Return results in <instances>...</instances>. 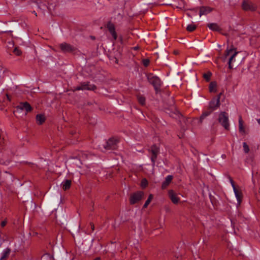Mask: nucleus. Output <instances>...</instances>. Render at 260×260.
Masks as SVG:
<instances>
[{
    "mask_svg": "<svg viewBox=\"0 0 260 260\" xmlns=\"http://www.w3.org/2000/svg\"><path fill=\"white\" fill-rule=\"evenodd\" d=\"M239 52L236 51V48H234L233 45L231 46V48H228L226 49L224 52V57L223 61H225V58L230 56L229 58L228 64L229 68L232 69L233 68L234 64L238 65L241 61V58L239 56Z\"/></svg>",
    "mask_w": 260,
    "mask_h": 260,
    "instance_id": "1",
    "label": "nucleus"
},
{
    "mask_svg": "<svg viewBox=\"0 0 260 260\" xmlns=\"http://www.w3.org/2000/svg\"><path fill=\"white\" fill-rule=\"evenodd\" d=\"M170 100L169 105L164 107L165 111L171 117H174V116H178L180 114L175 105V102L172 98Z\"/></svg>",
    "mask_w": 260,
    "mask_h": 260,
    "instance_id": "2",
    "label": "nucleus"
},
{
    "mask_svg": "<svg viewBox=\"0 0 260 260\" xmlns=\"http://www.w3.org/2000/svg\"><path fill=\"white\" fill-rule=\"evenodd\" d=\"M147 79L149 82L153 85L156 92L160 89L161 82L160 79L153 74L150 73L147 75Z\"/></svg>",
    "mask_w": 260,
    "mask_h": 260,
    "instance_id": "3",
    "label": "nucleus"
},
{
    "mask_svg": "<svg viewBox=\"0 0 260 260\" xmlns=\"http://www.w3.org/2000/svg\"><path fill=\"white\" fill-rule=\"evenodd\" d=\"M218 121L226 130L230 129V123L228 114L225 112H221L218 116Z\"/></svg>",
    "mask_w": 260,
    "mask_h": 260,
    "instance_id": "4",
    "label": "nucleus"
},
{
    "mask_svg": "<svg viewBox=\"0 0 260 260\" xmlns=\"http://www.w3.org/2000/svg\"><path fill=\"white\" fill-rule=\"evenodd\" d=\"M119 143V140L115 138H111L107 141L103 147L106 150H115L117 148V144Z\"/></svg>",
    "mask_w": 260,
    "mask_h": 260,
    "instance_id": "5",
    "label": "nucleus"
},
{
    "mask_svg": "<svg viewBox=\"0 0 260 260\" xmlns=\"http://www.w3.org/2000/svg\"><path fill=\"white\" fill-rule=\"evenodd\" d=\"M144 196V192L142 191H138L131 194L129 197V204L134 205L140 201Z\"/></svg>",
    "mask_w": 260,
    "mask_h": 260,
    "instance_id": "6",
    "label": "nucleus"
},
{
    "mask_svg": "<svg viewBox=\"0 0 260 260\" xmlns=\"http://www.w3.org/2000/svg\"><path fill=\"white\" fill-rule=\"evenodd\" d=\"M148 151L151 153L150 158L152 162V165L154 166L155 164L157 156L159 153V148L156 144H153L151 146Z\"/></svg>",
    "mask_w": 260,
    "mask_h": 260,
    "instance_id": "7",
    "label": "nucleus"
},
{
    "mask_svg": "<svg viewBox=\"0 0 260 260\" xmlns=\"http://www.w3.org/2000/svg\"><path fill=\"white\" fill-rule=\"evenodd\" d=\"M241 7L245 11L254 12L257 9V6L255 4L247 0L243 1Z\"/></svg>",
    "mask_w": 260,
    "mask_h": 260,
    "instance_id": "8",
    "label": "nucleus"
},
{
    "mask_svg": "<svg viewBox=\"0 0 260 260\" xmlns=\"http://www.w3.org/2000/svg\"><path fill=\"white\" fill-rule=\"evenodd\" d=\"M96 89V86L94 84H90L89 82L81 83L80 85L76 87V90H87L94 91Z\"/></svg>",
    "mask_w": 260,
    "mask_h": 260,
    "instance_id": "9",
    "label": "nucleus"
},
{
    "mask_svg": "<svg viewBox=\"0 0 260 260\" xmlns=\"http://www.w3.org/2000/svg\"><path fill=\"white\" fill-rule=\"evenodd\" d=\"M220 105V103L219 101L218 98H213L212 100L209 102L208 108L212 110V111L216 110Z\"/></svg>",
    "mask_w": 260,
    "mask_h": 260,
    "instance_id": "10",
    "label": "nucleus"
},
{
    "mask_svg": "<svg viewBox=\"0 0 260 260\" xmlns=\"http://www.w3.org/2000/svg\"><path fill=\"white\" fill-rule=\"evenodd\" d=\"M16 108L22 110H25L26 112H30L32 110L30 105L27 102L20 103L17 106Z\"/></svg>",
    "mask_w": 260,
    "mask_h": 260,
    "instance_id": "11",
    "label": "nucleus"
},
{
    "mask_svg": "<svg viewBox=\"0 0 260 260\" xmlns=\"http://www.w3.org/2000/svg\"><path fill=\"white\" fill-rule=\"evenodd\" d=\"M180 122L181 123V128L184 131L189 127V125L192 122V120L190 118L182 117Z\"/></svg>",
    "mask_w": 260,
    "mask_h": 260,
    "instance_id": "12",
    "label": "nucleus"
},
{
    "mask_svg": "<svg viewBox=\"0 0 260 260\" xmlns=\"http://www.w3.org/2000/svg\"><path fill=\"white\" fill-rule=\"evenodd\" d=\"M59 47L61 51L64 52H72L75 50L73 46L66 43L60 44Z\"/></svg>",
    "mask_w": 260,
    "mask_h": 260,
    "instance_id": "13",
    "label": "nucleus"
},
{
    "mask_svg": "<svg viewBox=\"0 0 260 260\" xmlns=\"http://www.w3.org/2000/svg\"><path fill=\"white\" fill-rule=\"evenodd\" d=\"M107 27L113 37V40H116L117 38V33L115 31V28L114 25L111 22H109L107 24Z\"/></svg>",
    "mask_w": 260,
    "mask_h": 260,
    "instance_id": "14",
    "label": "nucleus"
},
{
    "mask_svg": "<svg viewBox=\"0 0 260 260\" xmlns=\"http://www.w3.org/2000/svg\"><path fill=\"white\" fill-rule=\"evenodd\" d=\"M169 196L171 201L175 204L178 203L180 199L173 190L169 191Z\"/></svg>",
    "mask_w": 260,
    "mask_h": 260,
    "instance_id": "15",
    "label": "nucleus"
},
{
    "mask_svg": "<svg viewBox=\"0 0 260 260\" xmlns=\"http://www.w3.org/2000/svg\"><path fill=\"white\" fill-rule=\"evenodd\" d=\"M212 11V9L210 7L207 6H202L200 8L199 15L200 16H202V15H206Z\"/></svg>",
    "mask_w": 260,
    "mask_h": 260,
    "instance_id": "16",
    "label": "nucleus"
},
{
    "mask_svg": "<svg viewBox=\"0 0 260 260\" xmlns=\"http://www.w3.org/2000/svg\"><path fill=\"white\" fill-rule=\"evenodd\" d=\"M207 26L212 31L219 32L222 30L220 27L216 23H208Z\"/></svg>",
    "mask_w": 260,
    "mask_h": 260,
    "instance_id": "17",
    "label": "nucleus"
},
{
    "mask_svg": "<svg viewBox=\"0 0 260 260\" xmlns=\"http://www.w3.org/2000/svg\"><path fill=\"white\" fill-rule=\"evenodd\" d=\"M173 179L172 175H168L165 179V180L162 182L161 185V188L162 189H165L171 183Z\"/></svg>",
    "mask_w": 260,
    "mask_h": 260,
    "instance_id": "18",
    "label": "nucleus"
},
{
    "mask_svg": "<svg viewBox=\"0 0 260 260\" xmlns=\"http://www.w3.org/2000/svg\"><path fill=\"white\" fill-rule=\"evenodd\" d=\"M213 112V111H212V110H211L209 108H208L207 110L203 111L201 116H200V122L202 123L203 120L208 116L210 115Z\"/></svg>",
    "mask_w": 260,
    "mask_h": 260,
    "instance_id": "19",
    "label": "nucleus"
},
{
    "mask_svg": "<svg viewBox=\"0 0 260 260\" xmlns=\"http://www.w3.org/2000/svg\"><path fill=\"white\" fill-rule=\"evenodd\" d=\"M10 252L11 249L9 248H6L2 252L0 260H6L9 256Z\"/></svg>",
    "mask_w": 260,
    "mask_h": 260,
    "instance_id": "20",
    "label": "nucleus"
},
{
    "mask_svg": "<svg viewBox=\"0 0 260 260\" xmlns=\"http://www.w3.org/2000/svg\"><path fill=\"white\" fill-rule=\"evenodd\" d=\"M239 131L240 133L243 134H245V130L243 125V121L241 116H239Z\"/></svg>",
    "mask_w": 260,
    "mask_h": 260,
    "instance_id": "21",
    "label": "nucleus"
},
{
    "mask_svg": "<svg viewBox=\"0 0 260 260\" xmlns=\"http://www.w3.org/2000/svg\"><path fill=\"white\" fill-rule=\"evenodd\" d=\"M235 196L237 198L238 203L240 204L242 202V194L240 191H239L236 187L233 188Z\"/></svg>",
    "mask_w": 260,
    "mask_h": 260,
    "instance_id": "22",
    "label": "nucleus"
},
{
    "mask_svg": "<svg viewBox=\"0 0 260 260\" xmlns=\"http://www.w3.org/2000/svg\"><path fill=\"white\" fill-rule=\"evenodd\" d=\"M36 120L39 125L42 124L45 121V117L44 115L39 114L36 115Z\"/></svg>",
    "mask_w": 260,
    "mask_h": 260,
    "instance_id": "23",
    "label": "nucleus"
},
{
    "mask_svg": "<svg viewBox=\"0 0 260 260\" xmlns=\"http://www.w3.org/2000/svg\"><path fill=\"white\" fill-rule=\"evenodd\" d=\"M71 180H66L62 182L61 185L62 188L64 190H67L70 189L71 185Z\"/></svg>",
    "mask_w": 260,
    "mask_h": 260,
    "instance_id": "24",
    "label": "nucleus"
},
{
    "mask_svg": "<svg viewBox=\"0 0 260 260\" xmlns=\"http://www.w3.org/2000/svg\"><path fill=\"white\" fill-rule=\"evenodd\" d=\"M137 99L139 104L141 105H144L145 104L146 99L144 96L141 94L138 95Z\"/></svg>",
    "mask_w": 260,
    "mask_h": 260,
    "instance_id": "25",
    "label": "nucleus"
},
{
    "mask_svg": "<svg viewBox=\"0 0 260 260\" xmlns=\"http://www.w3.org/2000/svg\"><path fill=\"white\" fill-rule=\"evenodd\" d=\"M216 86L217 84L216 82H211L210 83L209 87L210 92H215L216 90H215L214 89L216 88Z\"/></svg>",
    "mask_w": 260,
    "mask_h": 260,
    "instance_id": "26",
    "label": "nucleus"
},
{
    "mask_svg": "<svg viewBox=\"0 0 260 260\" xmlns=\"http://www.w3.org/2000/svg\"><path fill=\"white\" fill-rule=\"evenodd\" d=\"M197 28V26L193 24H190L187 25L186 27V30L188 31L192 32L194 31Z\"/></svg>",
    "mask_w": 260,
    "mask_h": 260,
    "instance_id": "27",
    "label": "nucleus"
},
{
    "mask_svg": "<svg viewBox=\"0 0 260 260\" xmlns=\"http://www.w3.org/2000/svg\"><path fill=\"white\" fill-rule=\"evenodd\" d=\"M212 76V73L210 72H208L206 73L203 74V77L205 79V80L207 82H209L210 80L211 77Z\"/></svg>",
    "mask_w": 260,
    "mask_h": 260,
    "instance_id": "28",
    "label": "nucleus"
},
{
    "mask_svg": "<svg viewBox=\"0 0 260 260\" xmlns=\"http://www.w3.org/2000/svg\"><path fill=\"white\" fill-rule=\"evenodd\" d=\"M153 198V196L152 194H150L146 201L145 202L144 205H143V208H146L147 207L148 205L150 204V202L151 201L152 199Z\"/></svg>",
    "mask_w": 260,
    "mask_h": 260,
    "instance_id": "29",
    "label": "nucleus"
},
{
    "mask_svg": "<svg viewBox=\"0 0 260 260\" xmlns=\"http://www.w3.org/2000/svg\"><path fill=\"white\" fill-rule=\"evenodd\" d=\"M243 147L244 152L245 153H248L249 151V148L248 145L247 144L246 142H244L243 143Z\"/></svg>",
    "mask_w": 260,
    "mask_h": 260,
    "instance_id": "30",
    "label": "nucleus"
},
{
    "mask_svg": "<svg viewBox=\"0 0 260 260\" xmlns=\"http://www.w3.org/2000/svg\"><path fill=\"white\" fill-rule=\"evenodd\" d=\"M13 53L17 56H20L22 53L21 50L18 47H15L14 49Z\"/></svg>",
    "mask_w": 260,
    "mask_h": 260,
    "instance_id": "31",
    "label": "nucleus"
},
{
    "mask_svg": "<svg viewBox=\"0 0 260 260\" xmlns=\"http://www.w3.org/2000/svg\"><path fill=\"white\" fill-rule=\"evenodd\" d=\"M141 185L143 188L146 187L148 185V181L147 179L145 178L143 179L141 181Z\"/></svg>",
    "mask_w": 260,
    "mask_h": 260,
    "instance_id": "32",
    "label": "nucleus"
},
{
    "mask_svg": "<svg viewBox=\"0 0 260 260\" xmlns=\"http://www.w3.org/2000/svg\"><path fill=\"white\" fill-rule=\"evenodd\" d=\"M143 64L145 67H148L150 63V60L148 59H144L142 61Z\"/></svg>",
    "mask_w": 260,
    "mask_h": 260,
    "instance_id": "33",
    "label": "nucleus"
},
{
    "mask_svg": "<svg viewBox=\"0 0 260 260\" xmlns=\"http://www.w3.org/2000/svg\"><path fill=\"white\" fill-rule=\"evenodd\" d=\"M229 179H230V182H231V185H232V186L233 188H236V186H235V182H234V181H233V179H232L230 176H229Z\"/></svg>",
    "mask_w": 260,
    "mask_h": 260,
    "instance_id": "34",
    "label": "nucleus"
},
{
    "mask_svg": "<svg viewBox=\"0 0 260 260\" xmlns=\"http://www.w3.org/2000/svg\"><path fill=\"white\" fill-rule=\"evenodd\" d=\"M7 223V221L6 219L4 220V221L1 222V225L2 227H4L6 226V224Z\"/></svg>",
    "mask_w": 260,
    "mask_h": 260,
    "instance_id": "35",
    "label": "nucleus"
},
{
    "mask_svg": "<svg viewBox=\"0 0 260 260\" xmlns=\"http://www.w3.org/2000/svg\"><path fill=\"white\" fill-rule=\"evenodd\" d=\"M209 197H210V201H211V203L213 205L214 204V199H215L214 197L213 196H212V195H211V194H210Z\"/></svg>",
    "mask_w": 260,
    "mask_h": 260,
    "instance_id": "36",
    "label": "nucleus"
},
{
    "mask_svg": "<svg viewBox=\"0 0 260 260\" xmlns=\"http://www.w3.org/2000/svg\"><path fill=\"white\" fill-rule=\"evenodd\" d=\"M90 225L92 230V232H93L94 230V224L92 222L90 223Z\"/></svg>",
    "mask_w": 260,
    "mask_h": 260,
    "instance_id": "37",
    "label": "nucleus"
},
{
    "mask_svg": "<svg viewBox=\"0 0 260 260\" xmlns=\"http://www.w3.org/2000/svg\"><path fill=\"white\" fill-rule=\"evenodd\" d=\"M222 95V92H220V93H219L217 97H216L215 98H219V101L220 102V97H221V95Z\"/></svg>",
    "mask_w": 260,
    "mask_h": 260,
    "instance_id": "38",
    "label": "nucleus"
},
{
    "mask_svg": "<svg viewBox=\"0 0 260 260\" xmlns=\"http://www.w3.org/2000/svg\"><path fill=\"white\" fill-rule=\"evenodd\" d=\"M6 96H7V100L9 101H11V98H10V96L7 94H6Z\"/></svg>",
    "mask_w": 260,
    "mask_h": 260,
    "instance_id": "39",
    "label": "nucleus"
},
{
    "mask_svg": "<svg viewBox=\"0 0 260 260\" xmlns=\"http://www.w3.org/2000/svg\"><path fill=\"white\" fill-rule=\"evenodd\" d=\"M32 13H34V14L36 16H37V13L36 12V11H34L32 12Z\"/></svg>",
    "mask_w": 260,
    "mask_h": 260,
    "instance_id": "40",
    "label": "nucleus"
},
{
    "mask_svg": "<svg viewBox=\"0 0 260 260\" xmlns=\"http://www.w3.org/2000/svg\"><path fill=\"white\" fill-rule=\"evenodd\" d=\"M100 259H101L100 257H96V258H94L93 260H100Z\"/></svg>",
    "mask_w": 260,
    "mask_h": 260,
    "instance_id": "41",
    "label": "nucleus"
},
{
    "mask_svg": "<svg viewBox=\"0 0 260 260\" xmlns=\"http://www.w3.org/2000/svg\"><path fill=\"white\" fill-rule=\"evenodd\" d=\"M257 122H258V124H260V118H259V119H257Z\"/></svg>",
    "mask_w": 260,
    "mask_h": 260,
    "instance_id": "42",
    "label": "nucleus"
},
{
    "mask_svg": "<svg viewBox=\"0 0 260 260\" xmlns=\"http://www.w3.org/2000/svg\"><path fill=\"white\" fill-rule=\"evenodd\" d=\"M179 1L180 3H183V0H178Z\"/></svg>",
    "mask_w": 260,
    "mask_h": 260,
    "instance_id": "43",
    "label": "nucleus"
},
{
    "mask_svg": "<svg viewBox=\"0 0 260 260\" xmlns=\"http://www.w3.org/2000/svg\"><path fill=\"white\" fill-rule=\"evenodd\" d=\"M138 48V47H135L134 48V49H135V50H137Z\"/></svg>",
    "mask_w": 260,
    "mask_h": 260,
    "instance_id": "44",
    "label": "nucleus"
},
{
    "mask_svg": "<svg viewBox=\"0 0 260 260\" xmlns=\"http://www.w3.org/2000/svg\"><path fill=\"white\" fill-rule=\"evenodd\" d=\"M193 10H195L196 11H197V9H193Z\"/></svg>",
    "mask_w": 260,
    "mask_h": 260,
    "instance_id": "45",
    "label": "nucleus"
},
{
    "mask_svg": "<svg viewBox=\"0 0 260 260\" xmlns=\"http://www.w3.org/2000/svg\"><path fill=\"white\" fill-rule=\"evenodd\" d=\"M174 53H175V54H177V53L176 51H175V52H174Z\"/></svg>",
    "mask_w": 260,
    "mask_h": 260,
    "instance_id": "46",
    "label": "nucleus"
}]
</instances>
